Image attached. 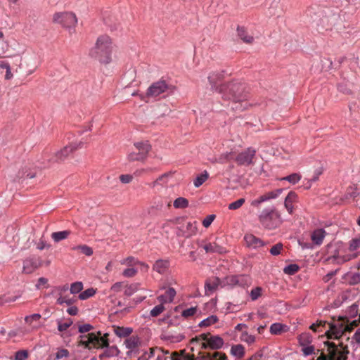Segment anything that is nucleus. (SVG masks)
<instances>
[{
	"label": "nucleus",
	"mask_w": 360,
	"mask_h": 360,
	"mask_svg": "<svg viewBox=\"0 0 360 360\" xmlns=\"http://www.w3.org/2000/svg\"><path fill=\"white\" fill-rule=\"evenodd\" d=\"M222 98L233 101L231 108L236 110H243L248 106L246 101L247 94L245 93V86L239 82H232L219 89Z\"/></svg>",
	"instance_id": "nucleus-1"
},
{
	"label": "nucleus",
	"mask_w": 360,
	"mask_h": 360,
	"mask_svg": "<svg viewBox=\"0 0 360 360\" xmlns=\"http://www.w3.org/2000/svg\"><path fill=\"white\" fill-rule=\"evenodd\" d=\"M113 46L111 39L107 35H101L96 39L95 46L91 48L89 55L103 65L112 61Z\"/></svg>",
	"instance_id": "nucleus-2"
},
{
	"label": "nucleus",
	"mask_w": 360,
	"mask_h": 360,
	"mask_svg": "<svg viewBox=\"0 0 360 360\" xmlns=\"http://www.w3.org/2000/svg\"><path fill=\"white\" fill-rule=\"evenodd\" d=\"M100 332L98 334L90 333L86 335L79 336V345H83L85 348L89 349L91 348H105L109 346L108 340V333H105L103 337L101 336Z\"/></svg>",
	"instance_id": "nucleus-3"
},
{
	"label": "nucleus",
	"mask_w": 360,
	"mask_h": 360,
	"mask_svg": "<svg viewBox=\"0 0 360 360\" xmlns=\"http://www.w3.org/2000/svg\"><path fill=\"white\" fill-rule=\"evenodd\" d=\"M191 343L198 344L201 349H218L222 347L224 340L219 335H212L207 333H202L192 338Z\"/></svg>",
	"instance_id": "nucleus-4"
},
{
	"label": "nucleus",
	"mask_w": 360,
	"mask_h": 360,
	"mask_svg": "<svg viewBox=\"0 0 360 360\" xmlns=\"http://www.w3.org/2000/svg\"><path fill=\"white\" fill-rule=\"evenodd\" d=\"M53 22L65 28H72L77 24V18L73 12H58L53 14Z\"/></svg>",
	"instance_id": "nucleus-5"
},
{
	"label": "nucleus",
	"mask_w": 360,
	"mask_h": 360,
	"mask_svg": "<svg viewBox=\"0 0 360 360\" xmlns=\"http://www.w3.org/2000/svg\"><path fill=\"white\" fill-rule=\"evenodd\" d=\"M262 226L268 229H274L280 223L278 214L273 209H264L259 216Z\"/></svg>",
	"instance_id": "nucleus-6"
},
{
	"label": "nucleus",
	"mask_w": 360,
	"mask_h": 360,
	"mask_svg": "<svg viewBox=\"0 0 360 360\" xmlns=\"http://www.w3.org/2000/svg\"><path fill=\"white\" fill-rule=\"evenodd\" d=\"M299 346L301 347V352L305 356L314 353L315 347L311 345L312 337L308 333H302L297 338Z\"/></svg>",
	"instance_id": "nucleus-7"
},
{
	"label": "nucleus",
	"mask_w": 360,
	"mask_h": 360,
	"mask_svg": "<svg viewBox=\"0 0 360 360\" xmlns=\"http://www.w3.org/2000/svg\"><path fill=\"white\" fill-rule=\"evenodd\" d=\"M170 89L164 80H159L152 84L148 89L146 98H156Z\"/></svg>",
	"instance_id": "nucleus-8"
},
{
	"label": "nucleus",
	"mask_w": 360,
	"mask_h": 360,
	"mask_svg": "<svg viewBox=\"0 0 360 360\" xmlns=\"http://www.w3.org/2000/svg\"><path fill=\"white\" fill-rule=\"evenodd\" d=\"M256 155V150L252 147L238 153L235 160L238 165L248 166L254 164V159Z\"/></svg>",
	"instance_id": "nucleus-9"
},
{
	"label": "nucleus",
	"mask_w": 360,
	"mask_h": 360,
	"mask_svg": "<svg viewBox=\"0 0 360 360\" xmlns=\"http://www.w3.org/2000/svg\"><path fill=\"white\" fill-rule=\"evenodd\" d=\"M82 145L83 143L82 141L79 143H72L69 146H67L60 150L55 153L51 161L56 162L63 161L70 153H73L77 149L82 148Z\"/></svg>",
	"instance_id": "nucleus-10"
},
{
	"label": "nucleus",
	"mask_w": 360,
	"mask_h": 360,
	"mask_svg": "<svg viewBox=\"0 0 360 360\" xmlns=\"http://www.w3.org/2000/svg\"><path fill=\"white\" fill-rule=\"evenodd\" d=\"M197 232L196 221H185L176 229V234L178 237L189 238Z\"/></svg>",
	"instance_id": "nucleus-11"
},
{
	"label": "nucleus",
	"mask_w": 360,
	"mask_h": 360,
	"mask_svg": "<svg viewBox=\"0 0 360 360\" xmlns=\"http://www.w3.org/2000/svg\"><path fill=\"white\" fill-rule=\"evenodd\" d=\"M156 360H195L194 355H190L185 352L184 350L181 351L180 354L174 352L170 356H164L165 349L163 348L158 349Z\"/></svg>",
	"instance_id": "nucleus-12"
},
{
	"label": "nucleus",
	"mask_w": 360,
	"mask_h": 360,
	"mask_svg": "<svg viewBox=\"0 0 360 360\" xmlns=\"http://www.w3.org/2000/svg\"><path fill=\"white\" fill-rule=\"evenodd\" d=\"M41 265V261L39 257H30L25 259L23 262L22 272L25 274H31L34 272Z\"/></svg>",
	"instance_id": "nucleus-13"
},
{
	"label": "nucleus",
	"mask_w": 360,
	"mask_h": 360,
	"mask_svg": "<svg viewBox=\"0 0 360 360\" xmlns=\"http://www.w3.org/2000/svg\"><path fill=\"white\" fill-rule=\"evenodd\" d=\"M283 190L284 188H278L275 191L267 192L264 195L259 196L258 198L252 200L251 202V205L257 207L262 202L278 198L282 193Z\"/></svg>",
	"instance_id": "nucleus-14"
},
{
	"label": "nucleus",
	"mask_w": 360,
	"mask_h": 360,
	"mask_svg": "<svg viewBox=\"0 0 360 360\" xmlns=\"http://www.w3.org/2000/svg\"><path fill=\"white\" fill-rule=\"evenodd\" d=\"M208 79L212 89H215L219 93V89L224 86H227L228 84H223L224 74L222 72H213L208 77Z\"/></svg>",
	"instance_id": "nucleus-15"
},
{
	"label": "nucleus",
	"mask_w": 360,
	"mask_h": 360,
	"mask_svg": "<svg viewBox=\"0 0 360 360\" xmlns=\"http://www.w3.org/2000/svg\"><path fill=\"white\" fill-rule=\"evenodd\" d=\"M120 264L122 265H126L127 267H137L140 266L141 270L143 271H147L148 269V266L136 259L134 257H128L124 258L120 261Z\"/></svg>",
	"instance_id": "nucleus-16"
},
{
	"label": "nucleus",
	"mask_w": 360,
	"mask_h": 360,
	"mask_svg": "<svg viewBox=\"0 0 360 360\" xmlns=\"http://www.w3.org/2000/svg\"><path fill=\"white\" fill-rule=\"evenodd\" d=\"M244 240L248 247L251 248H258L264 245V243L253 234L248 233L244 236Z\"/></svg>",
	"instance_id": "nucleus-17"
},
{
	"label": "nucleus",
	"mask_w": 360,
	"mask_h": 360,
	"mask_svg": "<svg viewBox=\"0 0 360 360\" xmlns=\"http://www.w3.org/2000/svg\"><path fill=\"white\" fill-rule=\"evenodd\" d=\"M175 295L176 290L173 288H168L165 290L164 294L158 297V300L162 304L170 303L173 301Z\"/></svg>",
	"instance_id": "nucleus-18"
},
{
	"label": "nucleus",
	"mask_w": 360,
	"mask_h": 360,
	"mask_svg": "<svg viewBox=\"0 0 360 360\" xmlns=\"http://www.w3.org/2000/svg\"><path fill=\"white\" fill-rule=\"evenodd\" d=\"M330 326V331L332 333L336 339L341 338L343 334L347 332L345 330V326L343 323H338L337 324L328 323Z\"/></svg>",
	"instance_id": "nucleus-19"
},
{
	"label": "nucleus",
	"mask_w": 360,
	"mask_h": 360,
	"mask_svg": "<svg viewBox=\"0 0 360 360\" xmlns=\"http://www.w3.org/2000/svg\"><path fill=\"white\" fill-rule=\"evenodd\" d=\"M326 235V232L323 229H318L313 231L311 236V240L315 245H320Z\"/></svg>",
	"instance_id": "nucleus-20"
},
{
	"label": "nucleus",
	"mask_w": 360,
	"mask_h": 360,
	"mask_svg": "<svg viewBox=\"0 0 360 360\" xmlns=\"http://www.w3.org/2000/svg\"><path fill=\"white\" fill-rule=\"evenodd\" d=\"M289 330L290 326L280 323H273L270 327V333L273 335H281Z\"/></svg>",
	"instance_id": "nucleus-21"
},
{
	"label": "nucleus",
	"mask_w": 360,
	"mask_h": 360,
	"mask_svg": "<svg viewBox=\"0 0 360 360\" xmlns=\"http://www.w3.org/2000/svg\"><path fill=\"white\" fill-rule=\"evenodd\" d=\"M202 248L207 253L217 252L221 254L225 252L224 248L219 245L216 243H209L205 244Z\"/></svg>",
	"instance_id": "nucleus-22"
},
{
	"label": "nucleus",
	"mask_w": 360,
	"mask_h": 360,
	"mask_svg": "<svg viewBox=\"0 0 360 360\" xmlns=\"http://www.w3.org/2000/svg\"><path fill=\"white\" fill-rule=\"evenodd\" d=\"M325 345L328 347V360H336L338 355L339 354V350L338 346L334 342H326Z\"/></svg>",
	"instance_id": "nucleus-23"
},
{
	"label": "nucleus",
	"mask_w": 360,
	"mask_h": 360,
	"mask_svg": "<svg viewBox=\"0 0 360 360\" xmlns=\"http://www.w3.org/2000/svg\"><path fill=\"white\" fill-rule=\"evenodd\" d=\"M220 284V280L217 277H212L206 281L205 290L206 291L212 292L215 290Z\"/></svg>",
	"instance_id": "nucleus-24"
},
{
	"label": "nucleus",
	"mask_w": 360,
	"mask_h": 360,
	"mask_svg": "<svg viewBox=\"0 0 360 360\" xmlns=\"http://www.w3.org/2000/svg\"><path fill=\"white\" fill-rule=\"evenodd\" d=\"M134 147L139 153H143V156L146 158L149 150H150V146L148 141L144 142H136L134 143Z\"/></svg>",
	"instance_id": "nucleus-25"
},
{
	"label": "nucleus",
	"mask_w": 360,
	"mask_h": 360,
	"mask_svg": "<svg viewBox=\"0 0 360 360\" xmlns=\"http://www.w3.org/2000/svg\"><path fill=\"white\" fill-rule=\"evenodd\" d=\"M169 267V262L167 260H158L153 265V269L160 274H163Z\"/></svg>",
	"instance_id": "nucleus-26"
},
{
	"label": "nucleus",
	"mask_w": 360,
	"mask_h": 360,
	"mask_svg": "<svg viewBox=\"0 0 360 360\" xmlns=\"http://www.w3.org/2000/svg\"><path fill=\"white\" fill-rule=\"evenodd\" d=\"M230 352L234 356L242 358L245 354V348L240 344L235 345L231 347Z\"/></svg>",
	"instance_id": "nucleus-27"
},
{
	"label": "nucleus",
	"mask_w": 360,
	"mask_h": 360,
	"mask_svg": "<svg viewBox=\"0 0 360 360\" xmlns=\"http://www.w3.org/2000/svg\"><path fill=\"white\" fill-rule=\"evenodd\" d=\"M72 250L86 256H91L93 254V250L86 245H80L72 248Z\"/></svg>",
	"instance_id": "nucleus-28"
},
{
	"label": "nucleus",
	"mask_w": 360,
	"mask_h": 360,
	"mask_svg": "<svg viewBox=\"0 0 360 360\" xmlns=\"http://www.w3.org/2000/svg\"><path fill=\"white\" fill-rule=\"evenodd\" d=\"M238 35L241 40L247 44H252L254 41V38L252 36L248 35V32L243 27L238 28Z\"/></svg>",
	"instance_id": "nucleus-29"
},
{
	"label": "nucleus",
	"mask_w": 360,
	"mask_h": 360,
	"mask_svg": "<svg viewBox=\"0 0 360 360\" xmlns=\"http://www.w3.org/2000/svg\"><path fill=\"white\" fill-rule=\"evenodd\" d=\"M76 301L77 298L75 297H70L68 295H60V296H58L56 302L57 304L60 305L66 304L67 305L70 306L72 304H74Z\"/></svg>",
	"instance_id": "nucleus-30"
},
{
	"label": "nucleus",
	"mask_w": 360,
	"mask_h": 360,
	"mask_svg": "<svg viewBox=\"0 0 360 360\" xmlns=\"http://www.w3.org/2000/svg\"><path fill=\"white\" fill-rule=\"evenodd\" d=\"M235 158L236 156L233 152H226L221 154L218 158H216L215 162L224 164L233 159H235Z\"/></svg>",
	"instance_id": "nucleus-31"
},
{
	"label": "nucleus",
	"mask_w": 360,
	"mask_h": 360,
	"mask_svg": "<svg viewBox=\"0 0 360 360\" xmlns=\"http://www.w3.org/2000/svg\"><path fill=\"white\" fill-rule=\"evenodd\" d=\"M70 234V231L65 230L63 231L53 232L51 234V238L55 242H59L62 240L67 238Z\"/></svg>",
	"instance_id": "nucleus-32"
},
{
	"label": "nucleus",
	"mask_w": 360,
	"mask_h": 360,
	"mask_svg": "<svg viewBox=\"0 0 360 360\" xmlns=\"http://www.w3.org/2000/svg\"><path fill=\"white\" fill-rule=\"evenodd\" d=\"M176 209H184L188 207V200L183 197L177 198L173 203Z\"/></svg>",
	"instance_id": "nucleus-33"
},
{
	"label": "nucleus",
	"mask_w": 360,
	"mask_h": 360,
	"mask_svg": "<svg viewBox=\"0 0 360 360\" xmlns=\"http://www.w3.org/2000/svg\"><path fill=\"white\" fill-rule=\"evenodd\" d=\"M322 174V171L321 169H316L314 172V175L312 178L307 179L305 182V181H303V186L305 189H309L311 186V183L315 182L319 179V176Z\"/></svg>",
	"instance_id": "nucleus-34"
},
{
	"label": "nucleus",
	"mask_w": 360,
	"mask_h": 360,
	"mask_svg": "<svg viewBox=\"0 0 360 360\" xmlns=\"http://www.w3.org/2000/svg\"><path fill=\"white\" fill-rule=\"evenodd\" d=\"M208 172L207 171H204L203 173H202L195 179L193 181L194 186L196 188L200 187L208 179Z\"/></svg>",
	"instance_id": "nucleus-35"
},
{
	"label": "nucleus",
	"mask_w": 360,
	"mask_h": 360,
	"mask_svg": "<svg viewBox=\"0 0 360 360\" xmlns=\"http://www.w3.org/2000/svg\"><path fill=\"white\" fill-rule=\"evenodd\" d=\"M96 289L90 288L80 292L78 297L82 300H85L91 297H93L96 294Z\"/></svg>",
	"instance_id": "nucleus-36"
},
{
	"label": "nucleus",
	"mask_w": 360,
	"mask_h": 360,
	"mask_svg": "<svg viewBox=\"0 0 360 360\" xmlns=\"http://www.w3.org/2000/svg\"><path fill=\"white\" fill-rule=\"evenodd\" d=\"M284 205L288 212L291 214L292 212V191H290L285 197Z\"/></svg>",
	"instance_id": "nucleus-37"
},
{
	"label": "nucleus",
	"mask_w": 360,
	"mask_h": 360,
	"mask_svg": "<svg viewBox=\"0 0 360 360\" xmlns=\"http://www.w3.org/2000/svg\"><path fill=\"white\" fill-rule=\"evenodd\" d=\"M139 285L140 284L139 283H134L127 285L124 290V295L127 296H131L139 290Z\"/></svg>",
	"instance_id": "nucleus-38"
},
{
	"label": "nucleus",
	"mask_w": 360,
	"mask_h": 360,
	"mask_svg": "<svg viewBox=\"0 0 360 360\" xmlns=\"http://www.w3.org/2000/svg\"><path fill=\"white\" fill-rule=\"evenodd\" d=\"M218 321V318L216 316L212 315L207 319L202 320L200 323V327H207L214 323H215Z\"/></svg>",
	"instance_id": "nucleus-39"
},
{
	"label": "nucleus",
	"mask_w": 360,
	"mask_h": 360,
	"mask_svg": "<svg viewBox=\"0 0 360 360\" xmlns=\"http://www.w3.org/2000/svg\"><path fill=\"white\" fill-rule=\"evenodd\" d=\"M263 289L261 287L253 288L250 293V296L252 301L257 300L259 297L262 296Z\"/></svg>",
	"instance_id": "nucleus-40"
},
{
	"label": "nucleus",
	"mask_w": 360,
	"mask_h": 360,
	"mask_svg": "<svg viewBox=\"0 0 360 360\" xmlns=\"http://www.w3.org/2000/svg\"><path fill=\"white\" fill-rule=\"evenodd\" d=\"M138 273V267H127L122 271V276L126 278H132Z\"/></svg>",
	"instance_id": "nucleus-41"
},
{
	"label": "nucleus",
	"mask_w": 360,
	"mask_h": 360,
	"mask_svg": "<svg viewBox=\"0 0 360 360\" xmlns=\"http://www.w3.org/2000/svg\"><path fill=\"white\" fill-rule=\"evenodd\" d=\"M145 158L143 153L131 152L128 155V160L129 161H143Z\"/></svg>",
	"instance_id": "nucleus-42"
},
{
	"label": "nucleus",
	"mask_w": 360,
	"mask_h": 360,
	"mask_svg": "<svg viewBox=\"0 0 360 360\" xmlns=\"http://www.w3.org/2000/svg\"><path fill=\"white\" fill-rule=\"evenodd\" d=\"M207 360H226V355L224 353L215 352L212 354H207Z\"/></svg>",
	"instance_id": "nucleus-43"
},
{
	"label": "nucleus",
	"mask_w": 360,
	"mask_h": 360,
	"mask_svg": "<svg viewBox=\"0 0 360 360\" xmlns=\"http://www.w3.org/2000/svg\"><path fill=\"white\" fill-rule=\"evenodd\" d=\"M169 174H167V173L161 175L155 181H153L152 183V185H151L152 187L154 188V187H155L158 185H163V184H167V178L169 177Z\"/></svg>",
	"instance_id": "nucleus-44"
},
{
	"label": "nucleus",
	"mask_w": 360,
	"mask_h": 360,
	"mask_svg": "<svg viewBox=\"0 0 360 360\" xmlns=\"http://www.w3.org/2000/svg\"><path fill=\"white\" fill-rule=\"evenodd\" d=\"M83 289V284L82 282L77 281L71 284L70 290L72 294H77L80 292Z\"/></svg>",
	"instance_id": "nucleus-45"
},
{
	"label": "nucleus",
	"mask_w": 360,
	"mask_h": 360,
	"mask_svg": "<svg viewBox=\"0 0 360 360\" xmlns=\"http://www.w3.org/2000/svg\"><path fill=\"white\" fill-rule=\"evenodd\" d=\"M245 198H240L235 202H233L229 205V209L231 210H236L242 207V205L245 203Z\"/></svg>",
	"instance_id": "nucleus-46"
},
{
	"label": "nucleus",
	"mask_w": 360,
	"mask_h": 360,
	"mask_svg": "<svg viewBox=\"0 0 360 360\" xmlns=\"http://www.w3.org/2000/svg\"><path fill=\"white\" fill-rule=\"evenodd\" d=\"M165 310L164 304L160 303L155 306L150 312V314L153 317L159 316Z\"/></svg>",
	"instance_id": "nucleus-47"
},
{
	"label": "nucleus",
	"mask_w": 360,
	"mask_h": 360,
	"mask_svg": "<svg viewBox=\"0 0 360 360\" xmlns=\"http://www.w3.org/2000/svg\"><path fill=\"white\" fill-rule=\"evenodd\" d=\"M41 319V315L39 314H34L30 316H27L25 318V321L27 323L30 325H32L34 322L39 321Z\"/></svg>",
	"instance_id": "nucleus-48"
},
{
	"label": "nucleus",
	"mask_w": 360,
	"mask_h": 360,
	"mask_svg": "<svg viewBox=\"0 0 360 360\" xmlns=\"http://www.w3.org/2000/svg\"><path fill=\"white\" fill-rule=\"evenodd\" d=\"M241 340L248 344H252L255 341V337L252 335L248 334L247 332H244L241 335Z\"/></svg>",
	"instance_id": "nucleus-49"
},
{
	"label": "nucleus",
	"mask_w": 360,
	"mask_h": 360,
	"mask_svg": "<svg viewBox=\"0 0 360 360\" xmlns=\"http://www.w3.org/2000/svg\"><path fill=\"white\" fill-rule=\"evenodd\" d=\"M28 357L27 350H19L15 352V360H26Z\"/></svg>",
	"instance_id": "nucleus-50"
},
{
	"label": "nucleus",
	"mask_w": 360,
	"mask_h": 360,
	"mask_svg": "<svg viewBox=\"0 0 360 360\" xmlns=\"http://www.w3.org/2000/svg\"><path fill=\"white\" fill-rule=\"evenodd\" d=\"M238 285L239 286H245L248 284L250 281V278L249 276L245 275H239L238 276Z\"/></svg>",
	"instance_id": "nucleus-51"
},
{
	"label": "nucleus",
	"mask_w": 360,
	"mask_h": 360,
	"mask_svg": "<svg viewBox=\"0 0 360 360\" xmlns=\"http://www.w3.org/2000/svg\"><path fill=\"white\" fill-rule=\"evenodd\" d=\"M283 249V244L282 243H277L275 245H274L270 249V253L272 255H278L281 253V250Z\"/></svg>",
	"instance_id": "nucleus-52"
},
{
	"label": "nucleus",
	"mask_w": 360,
	"mask_h": 360,
	"mask_svg": "<svg viewBox=\"0 0 360 360\" xmlns=\"http://www.w3.org/2000/svg\"><path fill=\"white\" fill-rule=\"evenodd\" d=\"M196 311H197L196 307H191V308L184 310L182 311L181 314L184 317L188 318V317H191V316H193L196 313Z\"/></svg>",
	"instance_id": "nucleus-53"
},
{
	"label": "nucleus",
	"mask_w": 360,
	"mask_h": 360,
	"mask_svg": "<svg viewBox=\"0 0 360 360\" xmlns=\"http://www.w3.org/2000/svg\"><path fill=\"white\" fill-rule=\"evenodd\" d=\"M350 285H356L360 283V274L354 273L353 274L349 281Z\"/></svg>",
	"instance_id": "nucleus-54"
},
{
	"label": "nucleus",
	"mask_w": 360,
	"mask_h": 360,
	"mask_svg": "<svg viewBox=\"0 0 360 360\" xmlns=\"http://www.w3.org/2000/svg\"><path fill=\"white\" fill-rule=\"evenodd\" d=\"M214 219H215V215H214V214H210V215L207 216L202 221L203 226H205V228L209 227Z\"/></svg>",
	"instance_id": "nucleus-55"
},
{
	"label": "nucleus",
	"mask_w": 360,
	"mask_h": 360,
	"mask_svg": "<svg viewBox=\"0 0 360 360\" xmlns=\"http://www.w3.org/2000/svg\"><path fill=\"white\" fill-rule=\"evenodd\" d=\"M360 246V238H354L349 244V250L354 251Z\"/></svg>",
	"instance_id": "nucleus-56"
},
{
	"label": "nucleus",
	"mask_w": 360,
	"mask_h": 360,
	"mask_svg": "<svg viewBox=\"0 0 360 360\" xmlns=\"http://www.w3.org/2000/svg\"><path fill=\"white\" fill-rule=\"evenodd\" d=\"M16 297L4 295L0 297V305H2L5 303L14 302L16 300Z\"/></svg>",
	"instance_id": "nucleus-57"
},
{
	"label": "nucleus",
	"mask_w": 360,
	"mask_h": 360,
	"mask_svg": "<svg viewBox=\"0 0 360 360\" xmlns=\"http://www.w3.org/2000/svg\"><path fill=\"white\" fill-rule=\"evenodd\" d=\"M72 321H68L65 323L58 322V329L59 331L63 332L66 330L72 324Z\"/></svg>",
	"instance_id": "nucleus-58"
},
{
	"label": "nucleus",
	"mask_w": 360,
	"mask_h": 360,
	"mask_svg": "<svg viewBox=\"0 0 360 360\" xmlns=\"http://www.w3.org/2000/svg\"><path fill=\"white\" fill-rule=\"evenodd\" d=\"M69 354V352L65 349H62L58 350L56 354V359H60L63 357L68 356Z\"/></svg>",
	"instance_id": "nucleus-59"
},
{
	"label": "nucleus",
	"mask_w": 360,
	"mask_h": 360,
	"mask_svg": "<svg viewBox=\"0 0 360 360\" xmlns=\"http://www.w3.org/2000/svg\"><path fill=\"white\" fill-rule=\"evenodd\" d=\"M338 90L343 93V94H352V91L351 89H349L346 84H338Z\"/></svg>",
	"instance_id": "nucleus-60"
},
{
	"label": "nucleus",
	"mask_w": 360,
	"mask_h": 360,
	"mask_svg": "<svg viewBox=\"0 0 360 360\" xmlns=\"http://www.w3.org/2000/svg\"><path fill=\"white\" fill-rule=\"evenodd\" d=\"M93 328V326L90 324H84L79 326V332L81 333H84L89 332Z\"/></svg>",
	"instance_id": "nucleus-61"
},
{
	"label": "nucleus",
	"mask_w": 360,
	"mask_h": 360,
	"mask_svg": "<svg viewBox=\"0 0 360 360\" xmlns=\"http://www.w3.org/2000/svg\"><path fill=\"white\" fill-rule=\"evenodd\" d=\"M359 324V321L357 320H354L352 321L349 324L347 325L345 328V330H347V332H352L355 327H357Z\"/></svg>",
	"instance_id": "nucleus-62"
},
{
	"label": "nucleus",
	"mask_w": 360,
	"mask_h": 360,
	"mask_svg": "<svg viewBox=\"0 0 360 360\" xmlns=\"http://www.w3.org/2000/svg\"><path fill=\"white\" fill-rule=\"evenodd\" d=\"M328 22H329L328 18L326 17V16H324L321 19V26L323 28H326V30L330 29L331 28V24H329Z\"/></svg>",
	"instance_id": "nucleus-63"
},
{
	"label": "nucleus",
	"mask_w": 360,
	"mask_h": 360,
	"mask_svg": "<svg viewBox=\"0 0 360 360\" xmlns=\"http://www.w3.org/2000/svg\"><path fill=\"white\" fill-rule=\"evenodd\" d=\"M132 176L129 174H122L120 176V181L124 184H128L132 181Z\"/></svg>",
	"instance_id": "nucleus-64"
}]
</instances>
